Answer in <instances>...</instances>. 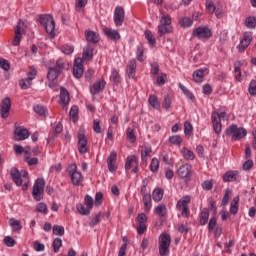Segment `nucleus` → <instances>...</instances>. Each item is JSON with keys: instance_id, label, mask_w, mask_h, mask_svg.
Returning <instances> with one entry per match:
<instances>
[{"instance_id": "50", "label": "nucleus", "mask_w": 256, "mask_h": 256, "mask_svg": "<svg viewBox=\"0 0 256 256\" xmlns=\"http://www.w3.org/2000/svg\"><path fill=\"white\" fill-rule=\"evenodd\" d=\"M144 53H145V50L143 46L141 44L137 46L136 57H137V60L140 61V63H143V61H145V59L143 58Z\"/></svg>"}, {"instance_id": "27", "label": "nucleus", "mask_w": 256, "mask_h": 256, "mask_svg": "<svg viewBox=\"0 0 256 256\" xmlns=\"http://www.w3.org/2000/svg\"><path fill=\"white\" fill-rule=\"evenodd\" d=\"M154 213L161 219H163V217H167V206L163 203L158 204L154 209Z\"/></svg>"}, {"instance_id": "43", "label": "nucleus", "mask_w": 256, "mask_h": 256, "mask_svg": "<svg viewBox=\"0 0 256 256\" xmlns=\"http://www.w3.org/2000/svg\"><path fill=\"white\" fill-rule=\"evenodd\" d=\"M76 209L78 211V213H80V215H91V209L89 208H85V205H83L82 203H79L76 205Z\"/></svg>"}, {"instance_id": "35", "label": "nucleus", "mask_w": 256, "mask_h": 256, "mask_svg": "<svg viewBox=\"0 0 256 256\" xmlns=\"http://www.w3.org/2000/svg\"><path fill=\"white\" fill-rule=\"evenodd\" d=\"M239 212V196H235L230 205V213L232 215H237Z\"/></svg>"}, {"instance_id": "15", "label": "nucleus", "mask_w": 256, "mask_h": 256, "mask_svg": "<svg viewBox=\"0 0 256 256\" xmlns=\"http://www.w3.org/2000/svg\"><path fill=\"white\" fill-rule=\"evenodd\" d=\"M131 165H135V167L132 169V173H139V158H137V156L131 155L127 157L125 163L126 171H129L131 169Z\"/></svg>"}, {"instance_id": "38", "label": "nucleus", "mask_w": 256, "mask_h": 256, "mask_svg": "<svg viewBox=\"0 0 256 256\" xmlns=\"http://www.w3.org/2000/svg\"><path fill=\"white\" fill-rule=\"evenodd\" d=\"M152 199L155 201V203H159L161 199H163V189L161 188H155L152 193Z\"/></svg>"}, {"instance_id": "14", "label": "nucleus", "mask_w": 256, "mask_h": 256, "mask_svg": "<svg viewBox=\"0 0 256 256\" xmlns=\"http://www.w3.org/2000/svg\"><path fill=\"white\" fill-rule=\"evenodd\" d=\"M9 111H11V98L6 97L2 100L0 105V114L2 119H7V117H9Z\"/></svg>"}, {"instance_id": "54", "label": "nucleus", "mask_w": 256, "mask_h": 256, "mask_svg": "<svg viewBox=\"0 0 256 256\" xmlns=\"http://www.w3.org/2000/svg\"><path fill=\"white\" fill-rule=\"evenodd\" d=\"M4 244L6 245V247H15V245H17V241H15V239H13V237L11 236H5Z\"/></svg>"}, {"instance_id": "2", "label": "nucleus", "mask_w": 256, "mask_h": 256, "mask_svg": "<svg viewBox=\"0 0 256 256\" xmlns=\"http://www.w3.org/2000/svg\"><path fill=\"white\" fill-rule=\"evenodd\" d=\"M39 23L45 28L50 39H55V20L53 19V16L49 14L40 15Z\"/></svg>"}, {"instance_id": "34", "label": "nucleus", "mask_w": 256, "mask_h": 256, "mask_svg": "<svg viewBox=\"0 0 256 256\" xmlns=\"http://www.w3.org/2000/svg\"><path fill=\"white\" fill-rule=\"evenodd\" d=\"M182 156L186 161H193L195 159V153L189 150L187 147L182 148Z\"/></svg>"}, {"instance_id": "40", "label": "nucleus", "mask_w": 256, "mask_h": 256, "mask_svg": "<svg viewBox=\"0 0 256 256\" xmlns=\"http://www.w3.org/2000/svg\"><path fill=\"white\" fill-rule=\"evenodd\" d=\"M126 137L130 143H135L137 141V136L135 135V128L128 127L126 130Z\"/></svg>"}, {"instance_id": "3", "label": "nucleus", "mask_w": 256, "mask_h": 256, "mask_svg": "<svg viewBox=\"0 0 256 256\" xmlns=\"http://www.w3.org/2000/svg\"><path fill=\"white\" fill-rule=\"evenodd\" d=\"M68 173L71 179V183L75 187H83V181H85V177L79 171H77V164H70L68 167Z\"/></svg>"}, {"instance_id": "22", "label": "nucleus", "mask_w": 256, "mask_h": 256, "mask_svg": "<svg viewBox=\"0 0 256 256\" xmlns=\"http://www.w3.org/2000/svg\"><path fill=\"white\" fill-rule=\"evenodd\" d=\"M126 71H127L129 79H135V73L137 71V60L136 59H132L128 62Z\"/></svg>"}, {"instance_id": "64", "label": "nucleus", "mask_w": 256, "mask_h": 256, "mask_svg": "<svg viewBox=\"0 0 256 256\" xmlns=\"http://www.w3.org/2000/svg\"><path fill=\"white\" fill-rule=\"evenodd\" d=\"M248 92L250 95H256V80H251L248 88Z\"/></svg>"}, {"instance_id": "37", "label": "nucleus", "mask_w": 256, "mask_h": 256, "mask_svg": "<svg viewBox=\"0 0 256 256\" xmlns=\"http://www.w3.org/2000/svg\"><path fill=\"white\" fill-rule=\"evenodd\" d=\"M148 103L153 107V109H160L161 103H159V98L156 95H150L148 98Z\"/></svg>"}, {"instance_id": "4", "label": "nucleus", "mask_w": 256, "mask_h": 256, "mask_svg": "<svg viewBox=\"0 0 256 256\" xmlns=\"http://www.w3.org/2000/svg\"><path fill=\"white\" fill-rule=\"evenodd\" d=\"M158 245H159L160 256L169 255V247H171V235L167 233L160 234L158 238Z\"/></svg>"}, {"instance_id": "63", "label": "nucleus", "mask_w": 256, "mask_h": 256, "mask_svg": "<svg viewBox=\"0 0 256 256\" xmlns=\"http://www.w3.org/2000/svg\"><path fill=\"white\" fill-rule=\"evenodd\" d=\"M202 189L204 191H211L213 189V180H206L202 183Z\"/></svg>"}, {"instance_id": "9", "label": "nucleus", "mask_w": 256, "mask_h": 256, "mask_svg": "<svg viewBox=\"0 0 256 256\" xmlns=\"http://www.w3.org/2000/svg\"><path fill=\"white\" fill-rule=\"evenodd\" d=\"M78 151L82 155H85V153L89 152V148L87 147V137L85 136V128H80L78 131Z\"/></svg>"}, {"instance_id": "49", "label": "nucleus", "mask_w": 256, "mask_h": 256, "mask_svg": "<svg viewBox=\"0 0 256 256\" xmlns=\"http://www.w3.org/2000/svg\"><path fill=\"white\" fill-rule=\"evenodd\" d=\"M33 111L37 114L40 115V117H44L45 115V111H47V109L45 108V106L37 104L33 107Z\"/></svg>"}, {"instance_id": "18", "label": "nucleus", "mask_w": 256, "mask_h": 256, "mask_svg": "<svg viewBox=\"0 0 256 256\" xmlns=\"http://www.w3.org/2000/svg\"><path fill=\"white\" fill-rule=\"evenodd\" d=\"M107 165L110 173H115L117 171V152H110V155L107 158Z\"/></svg>"}, {"instance_id": "5", "label": "nucleus", "mask_w": 256, "mask_h": 256, "mask_svg": "<svg viewBox=\"0 0 256 256\" xmlns=\"http://www.w3.org/2000/svg\"><path fill=\"white\" fill-rule=\"evenodd\" d=\"M65 69V61L63 59H58L56 61V65L49 67L47 72L48 81H55L59 75H61L62 71Z\"/></svg>"}, {"instance_id": "6", "label": "nucleus", "mask_w": 256, "mask_h": 256, "mask_svg": "<svg viewBox=\"0 0 256 256\" xmlns=\"http://www.w3.org/2000/svg\"><path fill=\"white\" fill-rule=\"evenodd\" d=\"M45 191V179L38 178L33 185L32 197L34 201H43Z\"/></svg>"}, {"instance_id": "59", "label": "nucleus", "mask_w": 256, "mask_h": 256, "mask_svg": "<svg viewBox=\"0 0 256 256\" xmlns=\"http://www.w3.org/2000/svg\"><path fill=\"white\" fill-rule=\"evenodd\" d=\"M229 195H231V189L227 188L221 202V205L223 207H225L229 203V199H230Z\"/></svg>"}, {"instance_id": "53", "label": "nucleus", "mask_w": 256, "mask_h": 256, "mask_svg": "<svg viewBox=\"0 0 256 256\" xmlns=\"http://www.w3.org/2000/svg\"><path fill=\"white\" fill-rule=\"evenodd\" d=\"M84 203L88 209L92 210L95 200H93V197H91L89 194H87L84 197Z\"/></svg>"}, {"instance_id": "16", "label": "nucleus", "mask_w": 256, "mask_h": 256, "mask_svg": "<svg viewBox=\"0 0 256 256\" xmlns=\"http://www.w3.org/2000/svg\"><path fill=\"white\" fill-rule=\"evenodd\" d=\"M71 99L69 98V91L65 87H60V105L64 111H67V105Z\"/></svg>"}, {"instance_id": "17", "label": "nucleus", "mask_w": 256, "mask_h": 256, "mask_svg": "<svg viewBox=\"0 0 256 256\" xmlns=\"http://www.w3.org/2000/svg\"><path fill=\"white\" fill-rule=\"evenodd\" d=\"M211 121L213 125V131L216 135H221V131L223 130V126L219 121V112H212Z\"/></svg>"}, {"instance_id": "23", "label": "nucleus", "mask_w": 256, "mask_h": 256, "mask_svg": "<svg viewBox=\"0 0 256 256\" xmlns=\"http://www.w3.org/2000/svg\"><path fill=\"white\" fill-rule=\"evenodd\" d=\"M104 35H106V37L112 41H119V39H121V34L119 31L111 28L104 29Z\"/></svg>"}, {"instance_id": "32", "label": "nucleus", "mask_w": 256, "mask_h": 256, "mask_svg": "<svg viewBox=\"0 0 256 256\" xmlns=\"http://www.w3.org/2000/svg\"><path fill=\"white\" fill-rule=\"evenodd\" d=\"M200 225L205 226L206 223H209V209L203 208L200 215Z\"/></svg>"}, {"instance_id": "24", "label": "nucleus", "mask_w": 256, "mask_h": 256, "mask_svg": "<svg viewBox=\"0 0 256 256\" xmlns=\"http://www.w3.org/2000/svg\"><path fill=\"white\" fill-rule=\"evenodd\" d=\"M14 31H15V36L12 41V45L14 47H17L21 44V39L23 37V35L21 34V25L17 24V26L14 28Z\"/></svg>"}, {"instance_id": "12", "label": "nucleus", "mask_w": 256, "mask_h": 256, "mask_svg": "<svg viewBox=\"0 0 256 256\" xmlns=\"http://www.w3.org/2000/svg\"><path fill=\"white\" fill-rule=\"evenodd\" d=\"M83 58L78 57L74 60L73 76L75 79H81L83 77Z\"/></svg>"}, {"instance_id": "31", "label": "nucleus", "mask_w": 256, "mask_h": 256, "mask_svg": "<svg viewBox=\"0 0 256 256\" xmlns=\"http://www.w3.org/2000/svg\"><path fill=\"white\" fill-rule=\"evenodd\" d=\"M86 41H88V43H93L94 45L97 44V42L99 41V34L93 31H87Z\"/></svg>"}, {"instance_id": "42", "label": "nucleus", "mask_w": 256, "mask_h": 256, "mask_svg": "<svg viewBox=\"0 0 256 256\" xmlns=\"http://www.w3.org/2000/svg\"><path fill=\"white\" fill-rule=\"evenodd\" d=\"M168 141L171 143V145H176L179 147L183 143V138H181L180 135H173L169 137Z\"/></svg>"}, {"instance_id": "29", "label": "nucleus", "mask_w": 256, "mask_h": 256, "mask_svg": "<svg viewBox=\"0 0 256 256\" xmlns=\"http://www.w3.org/2000/svg\"><path fill=\"white\" fill-rule=\"evenodd\" d=\"M82 59H84V61H91L93 59V47L87 45L83 49Z\"/></svg>"}, {"instance_id": "48", "label": "nucleus", "mask_w": 256, "mask_h": 256, "mask_svg": "<svg viewBox=\"0 0 256 256\" xmlns=\"http://www.w3.org/2000/svg\"><path fill=\"white\" fill-rule=\"evenodd\" d=\"M245 25L248 29H255L256 27V18L253 16H249L245 20Z\"/></svg>"}, {"instance_id": "21", "label": "nucleus", "mask_w": 256, "mask_h": 256, "mask_svg": "<svg viewBox=\"0 0 256 256\" xmlns=\"http://www.w3.org/2000/svg\"><path fill=\"white\" fill-rule=\"evenodd\" d=\"M10 175L12 177V181L17 185V187H21L23 185V179L21 178V173L17 168H11Z\"/></svg>"}, {"instance_id": "51", "label": "nucleus", "mask_w": 256, "mask_h": 256, "mask_svg": "<svg viewBox=\"0 0 256 256\" xmlns=\"http://www.w3.org/2000/svg\"><path fill=\"white\" fill-rule=\"evenodd\" d=\"M53 233L54 235H58L59 237H63L65 235V227L61 225H54L53 226Z\"/></svg>"}, {"instance_id": "57", "label": "nucleus", "mask_w": 256, "mask_h": 256, "mask_svg": "<svg viewBox=\"0 0 256 256\" xmlns=\"http://www.w3.org/2000/svg\"><path fill=\"white\" fill-rule=\"evenodd\" d=\"M179 23L181 27H191V25H193V20L189 17H184L180 19Z\"/></svg>"}, {"instance_id": "8", "label": "nucleus", "mask_w": 256, "mask_h": 256, "mask_svg": "<svg viewBox=\"0 0 256 256\" xmlns=\"http://www.w3.org/2000/svg\"><path fill=\"white\" fill-rule=\"evenodd\" d=\"M192 36L196 39L207 40L213 37V32L211 31V28H209V26H199L192 31Z\"/></svg>"}, {"instance_id": "33", "label": "nucleus", "mask_w": 256, "mask_h": 256, "mask_svg": "<svg viewBox=\"0 0 256 256\" xmlns=\"http://www.w3.org/2000/svg\"><path fill=\"white\" fill-rule=\"evenodd\" d=\"M151 153H153L151 146H144L141 150V160L146 163L147 158L151 157Z\"/></svg>"}, {"instance_id": "28", "label": "nucleus", "mask_w": 256, "mask_h": 256, "mask_svg": "<svg viewBox=\"0 0 256 256\" xmlns=\"http://www.w3.org/2000/svg\"><path fill=\"white\" fill-rule=\"evenodd\" d=\"M10 227L13 233H21V229H23V225H21V220H15L14 218L10 219Z\"/></svg>"}, {"instance_id": "36", "label": "nucleus", "mask_w": 256, "mask_h": 256, "mask_svg": "<svg viewBox=\"0 0 256 256\" xmlns=\"http://www.w3.org/2000/svg\"><path fill=\"white\" fill-rule=\"evenodd\" d=\"M173 32V28L171 26H167L164 24H160L158 26V35L159 37H162L164 35H167V33H172Z\"/></svg>"}, {"instance_id": "26", "label": "nucleus", "mask_w": 256, "mask_h": 256, "mask_svg": "<svg viewBox=\"0 0 256 256\" xmlns=\"http://www.w3.org/2000/svg\"><path fill=\"white\" fill-rule=\"evenodd\" d=\"M192 77L195 83H203V79H205V69L200 68L194 71Z\"/></svg>"}, {"instance_id": "19", "label": "nucleus", "mask_w": 256, "mask_h": 256, "mask_svg": "<svg viewBox=\"0 0 256 256\" xmlns=\"http://www.w3.org/2000/svg\"><path fill=\"white\" fill-rule=\"evenodd\" d=\"M105 85H107V82H105V79H100L97 82H95L90 87V93L91 95H99L102 91L105 89Z\"/></svg>"}, {"instance_id": "30", "label": "nucleus", "mask_w": 256, "mask_h": 256, "mask_svg": "<svg viewBox=\"0 0 256 256\" xmlns=\"http://www.w3.org/2000/svg\"><path fill=\"white\" fill-rule=\"evenodd\" d=\"M142 201L144 203L145 211L146 213H149L151 211V193L148 194H142Z\"/></svg>"}, {"instance_id": "20", "label": "nucleus", "mask_w": 256, "mask_h": 256, "mask_svg": "<svg viewBox=\"0 0 256 256\" xmlns=\"http://www.w3.org/2000/svg\"><path fill=\"white\" fill-rule=\"evenodd\" d=\"M222 179L224 183H233L239 179V171L229 170L223 175Z\"/></svg>"}, {"instance_id": "61", "label": "nucleus", "mask_w": 256, "mask_h": 256, "mask_svg": "<svg viewBox=\"0 0 256 256\" xmlns=\"http://www.w3.org/2000/svg\"><path fill=\"white\" fill-rule=\"evenodd\" d=\"M160 25L171 26V16L162 15V17L160 18Z\"/></svg>"}, {"instance_id": "1", "label": "nucleus", "mask_w": 256, "mask_h": 256, "mask_svg": "<svg viewBox=\"0 0 256 256\" xmlns=\"http://www.w3.org/2000/svg\"><path fill=\"white\" fill-rule=\"evenodd\" d=\"M226 137H231L232 141H241L247 137V129L239 127L237 124L230 125L226 131Z\"/></svg>"}, {"instance_id": "11", "label": "nucleus", "mask_w": 256, "mask_h": 256, "mask_svg": "<svg viewBox=\"0 0 256 256\" xmlns=\"http://www.w3.org/2000/svg\"><path fill=\"white\" fill-rule=\"evenodd\" d=\"M35 77H37V70L35 68H33L27 73V78L22 79L19 82L21 89H29V87H31L32 81H33V79H35Z\"/></svg>"}, {"instance_id": "56", "label": "nucleus", "mask_w": 256, "mask_h": 256, "mask_svg": "<svg viewBox=\"0 0 256 256\" xmlns=\"http://www.w3.org/2000/svg\"><path fill=\"white\" fill-rule=\"evenodd\" d=\"M112 81L114 85H119V83H121V75L119 74V71L112 70Z\"/></svg>"}, {"instance_id": "25", "label": "nucleus", "mask_w": 256, "mask_h": 256, "mask_svg": "<svg viewBox=\"0 0 256 256\" xmlns=\"http://www.w3.org/2000/svg\"><path fill=\"white\" fill-rule=\"evenodd\" d=\"M189 203H191V196L189 195L183 196L180 200H178L176 204V209L178 211H181V209H184L185 207H189Z\"/></svg>"}, {"instance_id": "7", "label": "nucleus", "mask_w": 256, "mask_h": 256, "mask_svg": "<svg viewBox=\"0 0 256 256\" xmlns=\"http://www.w3.org/2000/svg\"><path fill=\"white\" fill-rule=\"evenodd\" d=\"M177 174L180 179L185 180V183H189L193 177V166L189 163H185L178 168Z\"/></svg>"}, {"instance_id": "45", "label": "nucleus", "mask_w": 256, "mask_h": 256, "mask_svg": "<svg viewBox=\"0 0 256 256\" xmlns=\"http://www.w3.org/2000/svg\"><path fill=\"white\" fill-rule=\"evenodd\" d=\"M145 39L148 41L149 45H155L157 43V39L154 38L153 32L151 30H146L144 32Z\"/></svg>"}, {"instance_id": "13", "label": "nucleus", "mask_w": 256, "mask_h": 256, "mask_svg": "<svg viewBox=\"0 0 256 256\" xmlns=\"http://www.w3.org/2000/svg\"><path fill=\"white\" fill-rule=\"evenodd\" d=\"M125 21V9L117 6L114 10V24L116 27H121Z\"/></svg>"}, {"instance_id": "44", "label": "nucleus", "mask_w": 256, "mask_h": 256, "mask_svg": "<svg viewBox=\"0 0 256 256\" xmlns=\"http://www.w3.org/2000/svg\"><path fill=\"white\" fill-rule=\"evenodd\" d=\"M54 253H59L61 247H63V240L61 238H55L52 242Z\"/></svg>"}, {"instance_id": "58", "label": "nucleus", "mask_w": 256, "mask_h": 256, "mask_svg": "<svg viewBox=\"0 0 256 256\" xmlns=\"http://www.w3.org/2000/svg\"><path fill=\"white\" fill-rule=\"evenodd\" d=\"M101 223V212L95 215V217L89 222V227L93 228L95 225Z\"/></svg>"}, {"instance_id": "46", "label": "nucleus", "mask_w": 256, "mask_h": 256, "mask_svg": "<svg viewBox=\"0 0 256 256\" xmlns=\"http://www.w3.org/2000/svg\"><path fill=\"white\" fill-rule=\"evenodd\" d=\"M36 212L42 213V215H47V213L49 212V210L47 208V204H45L44 202L38 203L36 205Z\"/></svg>"}, {"instance_id": "62", "label": "nucleus", "mask_w": 256, "mask_h": 256, "mask_svg": "<svg viewBox=\"0 0 256 256\" xmlns=\"http://www.w3.org/2000/svg\"><path fill=\"white\" fill-rule=\"evenodd\" d=\"M73 51H75V48L71 45H64L62 46V53H64V55H71V53H73Z\"/></svg>"}, {"instance_id": "52", "label": "nucleus", "mask_w": 256, "mask_h": 256, "mask_svg": "<svg viewBox=\"0 0 256 256\" xmlns=\"http://www.w3.org/2000/svg\"><path fill=\"white\" fill-rule=\"evenodd\" d=\"M150 171H152V173H157V171H159V159L153 158L151 160Z\"/></svg>"}, {"instance_id": "47", "label": "nucleus", "mask_w": 256, "mask_h": 256, "mask_svg": "<svg viewBox=\"0 0 256 256\" xmlns=\"http://www.w3.org/2000/svg\"><path fill=\"white\" fill-rule=\"evenodd\" d=\"M171 103H173L172 98L169 96V94L164 96L163 102H162V107L166 111L171 108Z\"/></svg>"}, {"instance_id": "39", "label": "nucleus", "mask_w": 256, "mask_h": 256, "mask_svg": "<svg viewBox=\"0 0 256 256\" xmlns=\"http://www.w3.org/2000/svg\"><path fill=\"white\" fill-rule=\"evenodd\" d=\"M179 89L182 91V93L187 97V99H189L190 101H192L194 103L195 101V95L192 94V92H190L187 87H185V85L183 84H179Z\"/></svg>"}, {"instance_id": "41", "label": "nucleus", "mask_w": 256, "mask_h": 256, "mask_svg": "<svg viewBox=\"0 0 256 256\" xmlns=\"http://www.w3.org/2000/svg\"><path fill=\"white\" fill-rule=\"evenodd\" d=\"M150 75L151 77H157L159 75L160 67L159 62L155 61L150 64Z\"/></svg>"}, {"instance_id": "55", "label": "nucleus", "mask_w": 256, "mask_h": 256, "mask_svg": "<svg viewBox=\"0 0 256 256\" xmlns=\"http://www.w3.org/2000/svg\"><path fill=\"white\" fill-rule=\"evenodd\" d=\"M148 185H149V179L148 178H144L142 180V185H141V188H140L141 195H148L149 194V193H147Z\"/></svg>"}, {"instance_id": "60", "label": "nucleus", "mask_w": 256, "mask_h": 256, "mask_svg": "<svg viewBox=\"0 0 256 256\" xmlns=\"http://www.w3.org/2000/svg\"><path fill=\"white\" fill-rule=\"evenodd\" d=\"M166 79H167V74L161 73V74H160L159 76H157V78H156L157 85H159V87L165 85Z\"/></svg>"}, {"instance_id": "10", "label": "nucleus", "mask_w": 256, "mask_h": 256, "mask_svg": "<svg viewBox=\"0 0 256 256\" xmlns=\"http://www.w3.org/2000/svg\"><path fill=\"white\" fill-rule=\"evenodd\" d=\"M29 130L25 126L14 125V141H25L29 139Z\"/></svg>"}]
</instances>
